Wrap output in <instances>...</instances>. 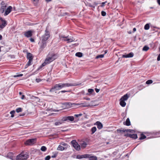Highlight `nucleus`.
<instances>
[{
  "mask_svg": "<svg viewBox=\"0 0 160 160\" xmlns=\"http://www.w3.org/2000/svg\"><path fill=\"white\" fill-rule=\"evenodd\" d=\"M50 37V32L48 30V28H47L45 30V33L41 37V41L47 42V41Z\"/></svg>",
  "mask_w": 160,
  "mask_h": 160,
  "instance_id": "1",
  "label": "nucleus"
},
{
  "mask_svg": "<svg viewBox=\"0 0 160 160\" xmlns=\"http://www.w3.org/2000/svg\"><path fill=\"white\" fill-rule=\"evenodd\" d=\"M28 158V155L27 154H23L21 153L17 156L16 160H27Z\"/></svg>",
  "mask_w": 160,
  "mask_h": 160,
  "instance_id": "2",
  "label": "nucleus"
},
{
  "mask_svg": "<svg viewBox=\"0 0 160 160\" xmlns=\"http://www.w3.org/2000/svg\"><path fill=\"white\" fill-rule=\"evenodd\" d=\"M36 138H31L27 140L25 142V144L27 145H31L36 143Z\"/></svg>",
  "mask_w": 160,
  "mask_h": 160,
  "instance_id": "3",
  "label": "nucleus"
},
{
  "mask_svg": "<svg viewBox=\"0 0 160 160\" xmlns=\"http://www.w3.org/2000/svg\"><path fill=\"white\" fill-rule=\"evenodd\" d=\"M71 143L74 147V148L77 151H79L80 149V145L78 144V142L75 140H72Z\"/></svg>",
  "mask_w": 160,
  "mask_h": 160,
  "instance_id": "4",
  "label": "nucleus"
},
{
  "mask_svg": "<svg viewBox=\"0 0 160 160\" xmlns=\"http://www.w3.org/2000/svg\"><path fill=\"white\" fill-rule=\"evenodd\" d=\"M48 57L49 58V59L51 60L52 62L54 60L57 59L58 57V56L57 54L53 53H49L48 54Z\"/></svg>",
  "mask_w": 160,
  "mask_h": 160,
  "instance_id": "5",
  "label": "nucleus"
},
{
  "mask_svg": "<svg viewBox=\"0 0 160 160\" xmlns=\"http://www.w3.org/2000/svg\"><path fill=\"white\" fill-rule=\"evenodd\" d=\"M49 59V58L47 56V57L45 59L44 62H43L42 64V65L39 67L38 69L39 70L41 69L43 67L45 66L47 64L50 63L51 62H52V61Z\"/></svg>",
  "mask_w": 160,
  "mask_h": 160,
  "instance_id": "6",
  "label": "nucleus"
},
{
  "mask_svg": "<svg viewBox=\"0 0 160 160\" xmlns=\"http://www.w3.org/2000/svg\"><path fill=\"white\" fill-rule=\"evenodd\" d=\"M49 59V58L47 56V57L45 59L44 62H43L42 64V65L39 67L38 69L39 70L41 69L43 67L45 66L47 64L50 63L51 62H52V61Z\"/></svg>",
  "mask_w": 160,
  "mask_h": 160,
  "instance_id": "7",
  "label": "nucleus"
},
{
  "mask_svg": "<svg viewBox=\"0 0 160 160\" xmlns=\"http://www.w3.org/2000/svg\"><path fill=\"white\" fill-rule=\"evenodd\" d=\"M62 104L64 106V108H68L72 107L73 105H75L77 104L75 103H72L71 102H67L63 103Z\"/></svg>",
  "mask_w": 160,
  "mask_h": 160,
  "instance_id": "8",
  "label": "nucleus"
},
{
  "mask_svg": "<svg viewBox=\"0 0 160 160\" xmlns=\"http://www.w3.org/2000/svg\"><path fill=\"white\" fill-rule=\"evenodd\" d=\"M62 85V88L66 87H69L70 86H75L78 85L79 84H77L75 83H61Z\"/></svg>",
  "mask_w": 160,
  "mask_h": 160,
  "instance_id": "9",
  "label": "nucleus"
},
{
  "mask_svg": "<svg viewBox=\"0 0 160 160\" xmlns=\"http://www.w3.org/2000/svg\"><path fill=\"white\" fill-rule=\"evenodd\" d=\"M33 31L32 30H28L24 32L25 36L27 38L31 37L32 35Z\"/></svg>",
  "mask_w": 160,
  "mask_h": 160,
  "instance_id": "10",
  "label": "nucleus"
},
{
  "mask_svg": "<svg viewBox=\"0 0 160 160\" xmlns=\"http://www.w3.org/2000/svg\"><path fill=\"white\" fill-rule=\"evenodd\" d=\"M127 137H129L133 139H136L138 138L137 135L136 134H130L127 133L124 135Z\"/></svg>",
  "mask_w": 160,
  "mask_h": 160,
  "instance_id": "11",
  "label": "nucleus"
},
{
  "mask_svg": "<svg viewBox=\"0 0 160 160\" xmlns=\"http://www.w3.org/2000/svg\"><path fill=\"white\" fill-rule=\"evenodd\" d=\"M12 7L11 6H9L6 9L4 14V16L8 15L12 11Z\"/></svg>",
  "mask_w": 160,
  "mask_h": 160,
  "instance_id": "12",
  "label": "nucleus"
},
{
  "mask_svg": "<svg viewBox=\"0 0 160 160\" xmlns=\"http://www.w3.org/2000/svg\"><path fill=\"white\" fill-rule=\"evenodd\" d=\"M47 42L41 41V43L40 46V50L42 51L47 46Z\"/></svg>",
  "mask_w": 160,
  "mask_h": 160,
  "instance_id": "13",
  "label": "nucleus"
},
{
  "mask_svg": "<svg viewBox=\"0 0 160 160\" xmlns=\"http://www.w3.org/2000/svg\"><path fill=\"white\" fill-rule=\"evenodd\" d=\"M86 158H89V160H97V158L96 156H92V154H87Z\"/></svg>",
  "mask_w": 160,
  "mask_h": 160,
  "instance_id": "14",
  "label": "nucleus"
},
{
  "mask_svg": "<svg viewBox=\"0 0 160 160\" xmlns=\"http://www.w3.org/2000/svg\"><path fill=\"white\" fill-rule=\"evenodd\" d=\"M59 90L58 84H55L50 89L49 92H54L55 91Z\"/></svg>",
  "mask_w": 160,
  "mask_h": 160,
  "instance_id": "15",
  "label": "nucleus"
},
{
  "mask_svg": "<svg viewBox=\"0 0 160 160\" xmlns=\"http://www.w3.org/2000/svg\"><path fill=\"white\" fill-rule=\"evenodd\" d=\"M133 56L134 53L132 52H130L129 54L123 55L122 57L124 58H130L132 57Z\"/></svg>",
  "mask_w": 160,
  "mask_h": 160,
  "instance_id": "16",
  "label": "nucleus"
},
{
  "mask_svg": "<svg viewBox=\"0 0 160 160\" xmlns=\"http://www.w3.org/2000/svg\"><path fill=\"white\" fill-rule=\"evenodd\" d=\"M61 120H74V118L73 116H66L62 118Z\"/></svg>",
  "mask_w": 160,
  "mask_h": 160,
  "instance_id": "17",
  "label": "nucleus"
},
{
  "mask_svg": "<svg viewBox=\"0 0 160 160\" xmlns=\"http://www.w3.org/2000/svg\"><path fill=\"white\" fill-rule=\"evenodd\" d=\"M62 40L64 41H67L68 43L74 41L72 38H69V36H67V38L62 39Z\"/></svg>",
  "mask_w": 160,
  "mask_h": 160,
  "instance_id": "18",
  "label": "nucleus"
},
{
  "mask_svg": "<svg viewBox=\"0 0 160 160\" xmlns=\"http://www.w3.org/2000/svg\"><path fill=\"white\" fill-rule=\"evenodd\" d=\"M129 97V96H128V94H126L122 96L120 100L125 101L127 100Z\"/></svg>",
  "mask_w": 160,
  "mask_h": 160,
  "instance_id": "19",
  "label": "nucleus"
},
{
  "mask_svg": "<svg viewBox=\"0 0 160 160\" xmlns=\"http://www.w3.org/2000/svg\"><path fill=\"white\" fill-rule=\"evenodd\" d=\"M95 125H97L98 128L99 129H101L102 128L103 126L101 122L99 121L97 122L95 124Z\"/></svg>",
  "mask_w": 160,
  "mask_h": 160,
  "instance_id": "20",
  "label": "nucleus"
},
{
  "mask_svg": "<svg viewBox=\"0 0 160 160\" xmlns=\"http://www.w3.org/2000/svg\"><path fill=\"white\" fill-rule=\"evenodd\" d=\"M87 154H85L83 155H77L76 156V158L80 159L83 158H86L87 156Z\"/></svg>",
  "mask_w": 160,
  "mask_h": 160,
  "instance_id": "21",
  "label": "nucleus"
},
{
  "mask_svg": "<svg viewBox=\"0 0 160 160\" xmlns=\"http://www.w3.org/2000/svg\"><path fill=\"white\" fill-rule=\"evenodd\" d=\"M27 58L28 60H32L33 59L32 54L30 53H28L27 54Z\"/></svg>",
  "mask_w": 160,
  "mask_h": 160,
  "instance_id": "22",
  "label": "nucleus"
},
{
  "mask_svg": "<svg viewBox=\"0 0 160 160\" xmlns=\"http://www.w3.org/2000/svg\"><path fill=\"white\" fill-rule=\"evenodd\" d=\"M7 6L6 5L2 6L0 9V12L1 13H3L6 9Z\"/></svg>",
  "mask_w": 160,
  "mask_h": 160,
  "instance_id": "23",
  "label": "nucleus"
},
{
  "mask_svg": "<svg viewBox=\"0 0 160 160\" xmlns=\"http://www.w3.org/2000/svg\"><path fill=\"white\" fill-rule=\"evenodd\" d=\"M88 92L86 94L87 95H89L93 92H94V89H89L88 90Z\"/></svg>",
  "mask_w": 160,
  "mask_h": 160,
  "instance_id": "24",
  "label": "nucleus"
},
{
  "mask_svg": "<svg viewBox=\"0 0 160 160\" xmlns=\"http://www.w3.org/2000/svg\"><path fill=\"white\" fill-rule=\"evenodd\" d=\"M120 104L122 107H124L126 105V103L125 101L120 100Z\"/></svg>",
  "mask_w": 160,
  "mask_h": 160,
  "instance_id": "25",
  "label": "nucleus"
},
{
  "mask_svg": "<svg viewBox=\"0 0 160 160\" xmlns=\"http://www.w3.org/2000/svg\"><path fill=\"white\" fill-rule=\"evenodd\" d=\"M146 138V137L143 133H142L140 134V137L139 138V140H142Z\"/></svg>",
  "mask_w": 160,
  "mask_h": 160,
  "instance_id": "26",
  "label": "nucleus"
},
{
  "mask_svg": "<svg viewBox=\"0 0 160 160\" xmlns=\"http://www.w3.org/2000/svg\"><path fill=\"white\" fill-rule=\"evenodd\" d=\"M76 56L79 58L82 57L83 56L82 53L81 52H78L75 54Z\"/></svg>",
  "mask_w": 160,
  "mask_h": 160,
  "instance_id": "27",
  "label": "nucleus"
},
{
  "mask_svg": "<svg viewBox=\"0 0 160 160\" xmlns=\"http://www.w3.org/2000/svg\"><path fill=\"white\" fill-rule=\"evenodd\" d=\"M12 153L11 152H9L7 156V157L10 159H11L13 160V156L12 155Z\"/></svg>",
  "mask_w": 160,
  "mask_h": 160,
  "instance_id": "28",
  "label": "nucleus"
},
{
  "mask_svg": "<svg viewBox=\"0 0 160 160\" xmlns=\"http://www.w3.org/2000/svg\"><path fill=\"white\" fill-rule=\"evenodd\" d=\"M117 132L118 133H122L123 132H125V129H118L117 130Z\"/></svg>",
  "mask_w": 160,
  "mask_h": 160,
  "instance_id": "29",
  "label": "nucleus"
},
{
  "mask_svg": "<svg viewBox=\"0 0 160 160\" xmlns=\"http://www.w3.org/2000/svg\"><path fill=\"white\" fill-rule=\"evenodd\" d=\"M87 145V144L85 142H84L81 144V148L83 149H84L86 147Z\"/></svg>",
  "mask_w": 160,
  "mask_h": 160,
  "instance_id": "30",
  "label": "nucleus"
},
{
  "mask_svg": "<svg viewBox=\"0 0 160 160\" xmlns=\"http://www.w3.org/2000/svg\"><path fill=\"white\" fill-rule=\"evenodd\" d=\"M7 25L6 21L5 20L3 21L2 22V23L1 25L2 27H3V28L5 27Z\"/></svg>",
  "mask_w": 160,
  "mask_h": 160,
  "instance_id": "31",
  "label": "nucleus"
},
{
  "mask_svg": "<svg viewBox=\"0 0 160 160\" xmlns=\"http://www.w3.org/2000/svg\"><path fill=\"white\" fill-rule=\"evenodd\" d=\"M123 124L127 126H130L131 124L130 121H126V122H123Z\"/></svg>",
  "mask_w": 160,
  "mask_h": 160,
  "instance_id": "32",
  "label": "nucleus"
},
{
  "mask_svg": "<svg viewBox=\"0 0 160 160\" xmlns=\"http://www.w3.org/2000/svg\"><path fill=\"white\" fill-rule=\"evenodd\" d=\"M81 104L83 107H87L90 106L89 104L86 102L82 103Z\"/></svg>",
  "mask_w": 160,
  "mask_h": 160,
  "instance_id": "33",
  "label": "nucleus"
},
{
  "mask_svg": "<svg viewBox=\"0 0 160 160\" xmlns=\"http://www.w3.org/2000/svg\"><path fill=\"white\" fill-rule=\"evenodd\" d=\"M97 129L95 127H93L91 129V131L92 132V134H93L96 131Z\"/></svg>",
  "mask_w": 160,
  "mask_h": 160,
  "instance_id": "34",
  "label": "nucleus"
},
{
  "mask_svg": "<svg viewBox=\"0 0 160 160\" xmlns=\"http://www.w3.org/2000/svg\"><path fill=\"white\" fill-rule=\"evenodd\" d=\"M149 47L147 46H145L143 47L142 50L143 51H147L149 50Z\"/></svg>",
  "mask_w": 160,
  "mask_h": 160,
  "instance_id": "35",
  "label": "nucleus"
},
{
  "mask_svg": "<svg viewBox=\"0 0 160 160\" xmlns=\"http://www.w3.org/2000/svg\"><path fill=\"white\" fill-rule=\"evenodd\" d=\"M64 148L63 147L60 145H59L57 148V150H58L62 151L64 150Z\"/></svg>",
  "mask_w": 160,
  "mask_h": 160,
  "instance_id": "36",
  "label": "nucleus"
},
{
  "mask_svg": "<svg viewBox=\"0 0 160 160\" xmlns=\"http://www.w3.org/2000/svg\"><path fill=\"white\" fill-rule=\"evenodd\" d=\"M149 24H146L144 26V28L145 30H148L149 28Z\"/></svg>",
  "mask_w": 160,
  "mask_h": 160,
  "instance_id": "37",
  "label": "nucleus"
},
{
  "mask_svg": "<svg viewBox=\"0 0 160 160\" xmlns=\"http://www.w3.org/2000/svg\"><path fill=\"white\" fill-rule=\"evenodd\" d=\"M32 61V60H28V62L25 66V68H26L28 67V66L31 65V62Z\"/></svg>",
  "mask_w": 160,
  "mask_h": 160,
  "instance_id": "38",
  "label": "nucleus"
},
{
  "mask_svg": "<svg viewBox=\"0 0 160 160\" xmlns=\"http://www.w3.org/2000/svg\"><path fill=\"white\" fill-rule=\"evenodd\" d=\"M15 112L14 110H13L11 111L10 113L11 114V117L13 118L14 117V114L15 113Z\"/></svg>",
  "mask_w": 160,
  "mask_h": 160,
  "instance_id": "39",
  "label": "nucleus"
},
{
  "mask_svg": "<svg viewBox=\"0 0 160 160\" xmlns=\"http://www.w3.org/2000/svg\"><path fill=\"white\" fill-rule=\"evenodd\" d=\"M52 154H53L51 157L52 158H56L58 155V153L56 152H53Z\"/></svg>",
  "mask_w": 160,
  "mask_h": 160,
  "instance_id": "40",
  "label": "nucleus"
},
{
  "mask_svg": "<svg viewBox=\"0 0 160 160\" xmlns=\"http://www.w3.org/2000/svg\"><path fill=\"white\" fill-rule=\"evenodd\" d=\"M60 38L62 40V39L67 38V36H65L64 35H59Z\"/></svg>",
  "mask_w": 160,
  "mask_h": 160,
  "instance_id": "41",
  "label": "nucleus"
},
{
  "mask_svg": "<svg viewBox=\"0 0 160 160\" xmlns=\"http://www.w3.org/2000/svg\"><path fill=\"white\" fill-rule=\"evenodd\" d=\"M47 150V148L45 146H42L41 148V150L43 152H45Z\"/></svg>",
  "mask_w": 160,
  "mask_h": 160,
  "instance_id": "42",
  "label": "nucleus"
},
{
  "mask_svg": "<svg viewBox=\"0 0 160 160\" xmlns=\"http://www.w3.org/2000/svg\"><path fill=\"white\" fill-rule=\"evenodd\" d=\"M22 111V108H18L16 109V112L17 113L21 112Z\"/></svg>",
  "mask_w": 160,
  "mask_h": 160,
  "instance_id": "43",
  "label": "nucleus"
},
{
  "mask_svg": "<svg viewBox=\"0 0 160 160\" xmlns=\"http://www.w3.org/2000/svg\"><path fill=\"white\" fill-rule=\"evenodd\" d=\"M104 57V54H100L98 55L96 57V58L98 59L99 58H102Z\"/></svg>",
  "mask_w": 160,
  "mask_h": 160,
  "instance_id": "44",
  "label": "nucleus"
},
{
  "mask_svg": "<svg viewBox=\"0 0 160 160\" xmlns=\"http://www.w3.org/2000/svg\"><path fill=\"white\" fill-rule=\"evenodd\" d=\"M62 123V122H60V121L57 122H56L55 123V125L56 126H58L59 125L61 124Z\"/></svg>",
  "mask_w": 160,
  "mask_h": 160,
  "instance_id": "45",
  "label": "nucleus"
},
{
  "mask_svg": "<svg viewBox=\"0 0 160 160\" xmlns=\"http://www.w3.org/2000/svg\"><path fill=\"white\" fill-rule=\"evenodd\" d=\"M22 74H17V75H15L13 76V78H16L17 77H21L23 76Z\"/></svg>",
  "mask_w": 160,
  "mask_h": 160,
  "instance_id": "46",
  "label": "nucleus"
},
{
  "mask_svg": "<svg viewBox=\"0 0 160 160\" xmlns=\"http://www.w3.org/2000/svg\"><path fill=\"white\" fill-rule=\"evenodd\" d=\"M152 81L151 80H148L146 82V83L147 84H149L152 83Z\"/></svg>",
  "mask_w": 160,
  "mask_h": 160,
  "instance_id": "47",
  "label": "nucleus"
},
{
  "mask_svg": "<svg viewBox=\"0 0 160 160\" xmlns=\"http://www.w3.org/2000/svg\"><path fill=\"white\" fill-rule=\"evenodd\" d=\"M70 91H69L62 90L58 92V93L60 94H61V93H65L67 92H69Z\"/></svg>",
  "mask_w": 160,
  "mask_h": 160,
  "instance_id": "48",
  "label": "nucleus"
},
{
  "mask_svg": "<svg viewBox=\"0 0 160 160\" xmlns=\"http://www.w3.org/2000/svg\"><path fill=\"white\" fill-rule=\"evenodd\" d=\"M82 115V113H79V114H76L74 115V116L76 118H78L79 116H81Z\"/></svg>",
  "mask_w": 160,
  "mask_h": 160,
  "instance_id": "49",
  "label": "nucleus"
},
{
  "mask_svg": "<svg viewBox=\"0 0 160 160\" xmlns=\"http://www.w3.org/2000/svg\"><path fill=\"white\" fill-rule=\"evenodd\" d=\"M58 86L59 88V90L63 88L62 87V86L61 84V83H60L59 84H58Z\"/></svg>",
  "mask_w": 160,
  "mask_h": 160,
  "instance_id": "50",
  "label": "nucleus"
},
{
  "mask_svg": "<svg viewBox=\"0 0 160 160\" xmlns=\"http://www.w3.org/2000/svg\"><path fill=\"white\" fill-rule=\"evenodd\" d=\"M51 157L49 155L47 156L45 158V160H49Z\"/></svg>",
  "mask_w": 160,
  "mask_h": 160,
  "instance_id": "51",
  "label": "nucleus"
},
{
  "mask_svg": "<svg viewBox=\"0 0 160 160\" xmlns=\"http://www.w3.org/2000/svg\"><path fill=\"white\" fill-rule=\"evenodd\" d=\"M101 15L102 16H104L106 15V12L103 11H102L101 12Z\"/></svg>",
  "mask_w": 160,
  "mask_h": 160,
  "instance_id": "52",
  "label": "nucleus"
},
{
  "mask_svg": "<svg viewBox=\"0 0 160 160\" xmlns=\"http://www.w3.org/2000/svg\"><path fill=\"white\" fill-rule=\"evenodd\" d=\"M130 132L133 134H134V133L136 132V131L134 130L131 129V130H130Z\"/></svg>",
  "mask_w": 160,
  "mask_h": 160,
  "instance_id": "53",
  "label": "nucleus"
},
{
  "mask_svg": "<svg viewBox=\"0 0 160 160\" xmlns=\"http://www.w3.org/2000/svg\"><path fill=\"white\" fill-rule=\"evenodd\" d=\"M36 81L37 82H40L42 81V80L41 79H40V78H36Z\"/></svg>",
  "mask_w": 160,
  "mask_h": 160,
  "instance_id": "54",
  "label": "nucleus"
},
{
  "mask_svg": "<svg viewBox=\"0 0 160 160\" xmlns=\"http://www.w3.org/2000/svg\"><path fill=\"white\" fill-rule=\"evenodd\" d=\"M106 2H102L101 3V7H103L104 6V5Z\"/></svg>",
  "mask_w": 160,
  "mask_h": 160,
  "instance_id": "55",
  "label": "nucleus"
},
{
  "mask_svg": "<svg viewBox=\"0 0 160 160\" xmlns=\"http://www.w3.org/2000/svg\"><path fill=\"white\" fill-rule=\"evenodd\" d=\"M84 99H85V100H90V98H88V97H84Z\"/></svg>",
  "mask_w": 160,
  "mask_h": 160,
  "instance_id": "56",
  "label": "nucleus"
},
{
  "mask_svg": "<svg viewBox=\"0 0 160 160\" xmlns=\"http://www.w3.org/2000/svg\"><path fill=\"white\" fill-rule=\"evenodd\" d=\"M30 41L31 42H35L34 39L32 38H31L30 39Z\"/></svg>",
  "mask_w": 160,
  "mask_h": 160,
  "instance_id": "57",
  "label": "nucleus"
},
{
  "mask_svg": "<svg viewBox=\"0 0 160 160\" xmlns=\"http://www.w3.org/2000/svg\"><path fill=\"white\" fill-rule=\"evenodd\" d=\"M157 59L158 61L160 60V54L158 56Z\"/></svg>",
  "mask_w": 160,
  "mask_h": 160,
  "instance_id": "58",
  "label": "nucleus"
},
{
  "mask_svg": "<svg viewBox=\"0 0 160 160\" xmlns=\"http://www.w3.org/2000/svg\"><path fill=\"white\" fill-rule=\"evenodd\" d=\"M95 90L96 91V92H97V93H98V92H99V91H100V89H98L97 88H95Z\"/></svg>",
  "mask_w": 160,
  "mask_h": 160,
  "instance_id": "59",
  "label": "nucleus"
},
{
  "mask_svg": "<svg viewBox=\"0 0 160 160\" xmlns=\"http://www.w3.org/2000/svg\"><path fill=\"white\" fill-rule=\"evenodd\" d=\"M131 130V129H125V132H130V130Z\"/></svg>",
  "mask_w": 160,
  "mask_h": 160,
  "instance_id": "60",
  "label": "nucleus"
},
{
  "mask_svg": "<svg viewBox=\"0 0 160 160\" xmlns=\"http://www.w3.org/2000/svg\"><path fill=\"white\" fill-rule=\"evenodd\" d=\"M25 97V96L23 95H22L21 97V98L22 99H23Z\"/></svg>",
  "mask_w": 160,
  "mask_h": 160,
  "instance_id": "61",
  "label": "nucleus"
},
{
  "mask_svg": "<svg viewBox=\"0 0 160 160\" xmlns=\"http://www.w3.org/2000/svg\"><path fill=\"white\" fill-rule=\"evenodd\" d=\"M25 115V113H23L22 114H20L19 116H24Z\"/></svg>",
  "mask_w": 160,
  "mask_h": 160,
  "instance_id": "62",
  "label": "nucleus"
},
{
  "mask_svg": "<svg viewBox=\"0 0 160 160\" xmlns=\"http://www.w3.org/2000/svg\"><path fill=\"white\" fill-rule=\"evenodd\" d=\"M0 20L2 22L3 21H4L5 20H3V18H1V17H0Z\"/></svg>",
  "mask_w": 160,
  "mask_h": 160,
  "instance_id": "63",
  "label": "nucleus"
},
{
  "mask_svg": "<svg viewBox=\"0 0 160 160\" xmlns=\"http://www.w3.org/2000/svg\"><path fill=\"white\" fill-rule=\"evenodd\" d=\"M157 2L158 4L160 5V0H157Z\"/></svg>",
  "mask_w": 160,
  "mask_h": 160,
  "instance_id": "64",
  "label": "nucleus"
}]
</instances>
